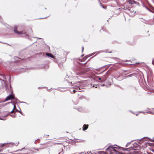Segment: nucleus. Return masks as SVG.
<instances>
[{
    "label": "nucleus",
    "mask_w": 154,
    "mask_h": 154,
    "mask_svg": "<svg viewBox=\"0 0 154 154\" xmlns=\"http://www.w3.org/2000/svg\"><path fill=\"white\" fill-rule=\"evenodd\" d=\"M114 147L115 148H117V147Z\"/></svg>",
    "instance_id": "obj_16"
},
{
    "label": "nucleus",
    "mask_w": 154,
    "mask_h": 154,
    "mask_svg": "<svg viewBox=\"0 0 154 154\" xmlns=\"http://www.w3.org/2000/svg\"><path fill=\"white\" fill-rule=\"evenodd\" d=\"M98 79H99V80H100L101 79V78H98Z\"/></svg>",
    "instance_id": "obj_15"
},
{
    "label": "nucleus",
    "mask_w": 154,
    "mask_h": 154,
    "mask_svg": "<svg viewBox=\"0 0 154 154\" xmlns=\"http://www.w3.org/2000/svg\"><path fill=\"white\" fill-rule=\"evenodd\" d=\"M14 98V96L12 95H10L8 96L5 99V101H8L10 100L11 99Z\"/></svg>",
    "instance_id": "obj_1"
},
{
    "label": "nucleus",
    "mask_w": 154,
    "mask_h": 154,
    "mask_svg": "<svg viewBox=\"0 0 154 154\" xmlns=\"http://www.w3.org/2000/svg\"><path fill=\"white\" fill-rule=\"evenodd\" d=\"M136 11L133 12H130V13H129V15L131 16H134L135 13H136Z\"/></svg>",
    "instance_id": "obj_6"
},
{
    "label": "nucleus",
    "mask_w": 154,
    "mask_h": 154,
    "mask_svg": "<svg viewBox=\"0 0 154 154\" xmlns=\"http://www.w3.org/2000/svg\"><path fill=\"white\" fill-rule=\"evenodd\" d=\"M1 82L2 85V87L3 88L4 87H5L6 86V83L5 80H1Z\"/></svg>",
    "instance_id": "obj_2"
},
{
    "label": "nucleus",
    "mask_w": 154,
    "mask_h": 154,
    "mask_svg": "<svg viewBox=\"0 0 154 154\" xmlns=\"http://www.w3.org/2000/svg\"><path fill=\"white\" fill-rule=\"evenodd\" d=\"M14 109H15V107H16L14 105Z\"/></svg>",
    "instance_id": "obj_10"
},
{
    "label": "nucleus",
    "mask_w": 154,
    "mask_h": 154,
    "mask_svg": "<svg viewBox=\"0 0 154 154\" xmlns=\"http://www.w3.org/2000/svg\"><path fill=\"white\" fill-rule=\"evenodd\" d=\"M108 84L106 85V87H109L111 85V83L110 82H108Z\"/></svg>",
    "instance_id": "obj_8"
},
{
    "label": "nucleus",
    "mask_w": 154,
    "mask_h": 154,
    "mask_svg": "<svg viewBox=\"0 0 154 154\" xmlns=\"http://www.w3.org/2000/svg\"><path fill=\"white\" fill-rule=\"evenodd\" d=\"M75 90H73V92L74 93H75Z\"/></svg>",
    "instance_id": "obj_13"
},
{
    "label": "nucleus",
    "mask_w": 154,
    "mask_h": 154,
    "mask_svg": "<svg viewBox=\"0 0 154 154\" xmlns=\"http://www.w3.org/2000/svg\"><path fill=\"white\" fill-rule=\"evenodd\" d=\"M128 2L131 5H133L134 3H135V2L133 0H129Z\"/></svg>",
    "instance_id": "obj_4"
},
{
    "label": "nucleus",
    "mask_w": 154,
    "mask_h": 154,
    "mask_svg": "<svg viewBox=\"0 0 154 154\" xmlns=\"http://www.w3.org/2000/svg\"><path fill=\"white\" fill-rule=\"evenodd\" d=\"M1 119V120H3V119H2L1 118V119Z\"/></svg>",
    "instance_id": "obj_17"
},
{
    "label": "nucleus",
    "mask_w": 154,
    "mask_h": 154,
    "mask_svg": "<svg viewBox=\"0 0 154 154\" xmlns=\"http://www.w3.org/2000/svg\"><path fill=\"white\" fill-rule=\"evenodd\" d=\"M88 125H84V127H83V130L84 131L85 130H86L88 128Z\"/></svg>",
    "instance_id": "obj_5"
},
{
    "label": "nucleus",
    "mask_w": 154,
    "mask_h": 154,
    "mask_svg": "<svg viewBox=\"0 0 154 154\" xmlns=\"http://www.w3.org/2000/svg\"><path fill=\"white\" fill-rule=\"evenodd\" d=\"M82 51H83V49H84V47H82Z\"/></svg>",
    "instance_id": "obj_14"
},
{
    "label": "nucleus",
    "mask_w": 154,
    "mask_h": 154,
    "mask_svg": "<svg viewBox=\"0 0 154 154\" xmlns=\"http://www.w3.org/2000/svg\"><path fill=\"white\" fill-rule=\"evenodd\" d=\"M46 56H47L49 57H52L53 58L54 57V56H53V55H52L51 54H50V53H46Z\"/></svg>",
    "instance_id": "obj_3"
},
{
    "label": "nucleus",
    "mask_w": 154,
    "mask_h": 154,
    "mask_svg": "<svg viewBox=\"0 0 154 154\" xmlns=\"http://www.w3.org/2000/svg\"><path fill=\"white\" fill-rule=\"evenodd\" d=\"M3 76V78H4V79H6V78H5V77H4V76Z\"/></svg>",
    "instance_id": "obj_12"
},
{
    "label": "nucleus",
    "mask_w": 154,
    "mask_h": 154,
    "mask_svg": "<svg viewBox=\"0 0 154 154\" xmlns=\"http://www.w3.org/2000/svg\"><path fill=\"white\" fill-rule=\"evenodd\" d=\"M14 31L15 33L18 34H21L23 33L22 32H19L15 30H14Z\"/></svg>",
    "instance_id": "obj_7"
},
{
    "label": "nucleus",
    "mask_w": 154,
    "mask_h": 154,
    "mask_svg": "<svg viewBox=\"0 0 154 154\" xmlns=\"http://www.w3.org/2000/svg\"><path fill=\"white\" fill-rule=\"evenodd\" d=\"M88 154H90V153H91V152H88Z\"/></svg>",
    "instance_id": "obj_9"
},
{
    "label": "nucleus",
    "mask_w": 154,
    "mask_h": 154,
    "mask_svg": "<svg viewBox=\"0 0 154 154\" xmlns=\"http://www.w3.org/2000/svg\"><path fill=\"white\" fill-rule=\"evenodd\" d=\"M14 109H13L11 111V113H13V112H14Z\"/></svg>",
    "instance_id": "obj_11"
}]
</instances>
